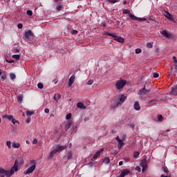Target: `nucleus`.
I'll list each match as a JSON object with an SVG mask.
<instances>
[{
    "mask_svg": "<svg viewBox=\"0 0 177 177\" xmlns=\"http://www.w3.org/2000/svg\"><path fill=\"white\" fill-rule=\"evenodd\" d=\"M75 81V75H73L70 78L68 83V86L70 87L73 84H74V82Z\"/></svg>",
    "mask_w": 177,
    "mask_h": 177,
    "instance_id": "f8f14e48",
    "label": "nucleus"
},
{
    "mask_svg": "<svg viewBox=\"0 0 177 177\" xmlns=\"http://www.w3.org/2000/svg\"><path fill=\"white\" fill-rule=\"evenodd\" d=\"M174 66H175V67H177V62H174Z\"/></svg>",
    "mask_w": 177,
    "mask_h": 177,
    "instance_id": "774afa93",
    "label": "nucleus"
},
{
    "mask_svg": "<svg viewBox=\"0 0 177 177\" xmlns=\"http://www.w3.org/2000/svg\"><path fill=\"white\" fill-rule=\"evenodd\" d=\"M77 109H81V110H85V109H86V106H85L82 102H78L77 104Z\"/></svg>",
    "mask_w": 177,
    "mask_h": 177,
    "instance_id": "2eb2a0df",
    "label": "nucleus"
},
{
    "mask_svg": "<svg viewBox=\"0 0 177 177\" xmlns=\"http://www.w3.org/2000/svg\"><path fill=\"white\" fill-rule=\"evenodd\" d=\"M68 160H71L73 158V153L68 152L67 154Z\"/></svg>",
    "mask_w": 177,
    "mask_h": 177,
    "instance_id": "2f4dec72",
    "label": "nucleus"
},
{
    "mask_svg": "<svg viewBox=\"0 0 177 177\" xmlns=\"http://www.w3.org/2000/svg\"><path fill=\"white\" fill-rule=\"evenodd\" d=\"M165 17L169 20V21H172L175 23V19H174V15L170 14L169 12L167 11Z\"/></svg>",
    "mask_w": 177,
    "mask_h": 177,
    "instance_id": "9d476101",
    "label": "nucleus"
},
{
    "mask_svg": "<svg viewBox=\"0 0 177 177\" xmlns=\"http://www.w3.org/2000/svg\"><path fill=\"white\" fill-rule=\"evenodd\" d=\"M118 143V149L119 150H121L122 147H124V145L125 144L124 143V141L122 140L121 141H119Z\"/></svg>",
    "mask_w": 177,
    "mask_h": 177,
    "instance_id": "f3484780",
    "label": "nucleus"
},
{
    "mask_svg": "<svg viewBox=\"0 0 177 177\" xmlns=\"http://www.w3.org/2000/svg\"><path fill=\"white\" fill-rule=\"evenodd\" d=\"M78 33V31L77 30H72V32H71V34H73V35H75V34H77Z\"/></svg>",
    "mask_w": 177,
    "mask_h": 177,
    "instance_id": "603ef678",
    "label": "nucleus"
},
{
    "mask_svg": "<svg viewBox=\"0 0 177 177\" xmlns=\"http://www.w3.org/2000/svg\"><path fill=\"white\" fill-rule=\"evenodd\" d=\"M7 63H15L13 59H6Z\"/></svg>",
    "mask_w": 177,
    "mask_h": 177,
    "instance_id": "8fccbe9b",
    "label": "nucleus"
},
{
    "mask_svg": "<svg viewBox=\"0 0 177 177\" xmlns=\"http://www.w3.org/2000/svg\"><path fill=\"white\" fill-rule=\"evenodd\" d=\"M171 93L177 96V84L171 88Z\"/></svg>",
    "mask_w": 177,
    "mask_h": 177,
    "instance_id": "aec40b11",
    "label": "nucleus"
},
{
    "mask_svg": "<svg viewBox=\"0 0 177 177\" xmlns=\"http://www.w3.org/2000/svg\"><path fill=\"white\" fill-rule=\"evenodd\" d=\"M149 92H150V89H146V86H145L143 88L138 91V95H140V96H145V95L149 93Z\"/></svg>",
    "mask_w": 177,
    "mask_h": 177,
    "instance_id": "6e6552de",
    "label": "nucleus"
},
{
    "mask_svg": "<svg viewBox=\"0 0 177 177\" xmlns=\"http://www.w3.org/2000/svg\"><path fill=\"white\" fill-rule=\"evenodd\" d=\"M129 17L131 20H136V21H146V18H140L132 14H129Z\"/></svg>",
    "mask_w": 177,
    "mask_h": 177,
    "instance_id": "0eeeda50",
    "label": "nucleus"
},
{
    "mask_svg": "<svg viewBox=\"0 0 177 177\" xmlns=\"http://www.w3.org/2000/svg\"><path fill=\"white\" fill-rule=\"evenodd\" d=\"M14 52L15 53H19V52H20V50H19V48H15Z\"/></svg>",
    "mask_w": 177,
    "mask_h": 177,
    "instance_id": "6e6d98bb",
    "label": "nucleus"
},
{
    "mask_svg": "<svg viewBox=\"0 0 177 177\" xmlns=\"http://www.w3.org/2000/svg\"><path fill=\"white\" fill-rule=\"evenodd\" d=\"M56 153H57L56 149H54L52 151H50L49 154V158H53V156L56 154Z\"/></svg>",
    "mask_w": 177,
    "mask_h": 177,
    "instance_id": "6ab92c4d",
    "label": "nucleus"
},
{
    "mask_svg": "<svg viewBox=\"0 0 177 177\" xmlns=\"http://www.w3.org/2000/svg\"><path fill=\"white\" fill-rule=\"evenodd\" d=\"M104 164H109L110 162V158L109 157H106L104 159Z\"/></svg>",
    "mask_w": 177,
    "mask_h": 177,
    "instance_id": "a878e982",
    "label": "nucleus"
},
{
    "mask_svg": "<svg viewBox=\"0 0 177 177\" xmlns=\"http://www.w3.org/2000/svg\"><path fill=\"white\" fill-rule=\"evenodd\" d=\"M124 160H126L127 162H129L131 158H129V157H126L124 158Z\"/></svg>",
    "mask_w": 177,
    "mask_h": 177,
    "instance_id": "5fc2aeb1",
    "label": "nucleus"
},
{
    "mask_svg": "<svg viewBox=\"0 0 177 177\" xmlns=\"http://www.w3.org/2000/svg\"><path fill=\"white\" fill-rule=\"evenodd\" d=\"M19 160H16L14 164V166L10 169V170H5L2 168H0V177H10L15 172L19 171Z\"/></svg>",
    "mask_w": 177,
    "mask_h": 177,
    "instance_id": "f257e3e1",
    "label": "nucleus"
},
{
    "mask_svg": "<svg viewBox=\"0 0 177 177\" xmlns=\"http://www.w3.org/2000/svg\"><path fill=\"white\" fill-rule=\"evenodd\" d=\"M56 10H57L58 12H60V10H62V5L60 4L57 5Z\"/></svg>",
    "mask_w": 177,
    "mask_h": 177,
    "instance_id": "473e14b6",
    "label": "nucleus"
},
{
    "mask_svg": "<svg viewBox=\"0 0 177 177\" xmlns=\"http://www.w3.org/2000/svg\"><path fill=\"white\" fill-rule=\"evenodd\" d=\"M37 88H39V89H43L44 88V84L39 82L37 84Z\"/></svg>",
    "mask_w": 177,
    "mask_h": 177,
    "instance_id": "c756f323",
    "label": "nucleus"
},
{
    "mask_svg": "<svg viewBox=\"0 0 177 177\" xmlns=\"http://www.w3.org/2000/svg\"><path fill=\"white\" fill-rule=\"evenodd\" d=\"M84 121L86 122V121H89V118H84Z\"/></svg>",
    "mask_w": 177,
    "mask_h": 177,
    "instance_id": "0e129e2a",
    "label": "nucleus"
},
{
    "mask_svg": "<svg viewBox=\"0 0 177 177\" xmlns=\"http://www.w3.org/2000/svg\"><path fill=\"white\" fill-rule=\"evenodd\" d=\"M118 99L119 100H117L116 106H121V104H122L124 102L127 100V96H125L124 94H120Z\"/></svg>",
    "mask_w": 177,
    "mask_h": 177,
    "instance_id": "423d86ee",
    "label": "nucleus"
},
{
    "mask_svg": "<svg viewBox=\"0 0 177 177\" xmlns=\"http://www.w3.org/2000/svg\"><path fill=\"white\" fill-rule=\"evenodd\" d=\"M31 167H28L24 172L25 175H28L29 174H32L35 171L37 162L35 160H30Z\"/></svg>",
    "mask_w": 177,
    "mask_h": 177,
    "instance_id": "f03ea898",
    "label": "nucleus"
},
{
    "mask_svg": "<svg viewBox=\"0 0 177 177\" xmlns=\"http://www.w3.org/2000/svg\"><path fill=\"white\" fill-rule=\"evenodd\" d=\"M17 28H19V29L23 28V24H19L17 25Z\"/></svg>",
    "mask_w": 177,
    "mask_h": 177,
    "instance_id": "3c124183",
    "label": "nucleus"
},
{
    "mask_svg": "<svg viewBox=\"0 0 177 177\" xmlns=\"http://www.w3.org/2000/svg\"><path fill=\"white\" fill-rule=\"evenodd\" d=\"M122 164H124V162L122 161L119 162V165L120 166L122 165Z\"/></svg>",
    "mask_w": 177,
    "mask_h": 177,
    "instance_id": "69168bd1",
    "label": "nucleus"
},
{
    "mask_svg": "<svg viewBox=\"0 0 177 177\" xmlns=\"http://www.w3.org/2000/svg\"><path fill=\"white\" fill-rule=\"evenodd\" d=\"M93 84V80H90L86 82V85H92Z\"/></svg>",
    "mask_w": 177,
    "mask_h": 177,
    "instance_id": "79ce46f5",
    "label": "nucleus"
},
{
    "mask_svg": "<svg viewBox=\"0 0 177 177\" xmlns=\"http://www.w3.org/2000/svg\"><path fill=\"white\" fill-rule=\"evenodd\" d=\"M173 60H174V63H176V62H177L176 57L174 56L173 57Z\"/></svg>",
    "mask_w": 177,
    "mask_h": 177,
    "instance_id": "052dcab7",
    "label": "nucleus"
},
{
    "mask_svg": "<svg viewBox=\"0 0 177 177\" xmlns=\"http://www.w3.org/2000/svg\"><path fill=\"white\" fill-rule=\"evenodd\" d=\"M53 82H54V84H57V80H55L53 81Z\"/></svg>",
    "mask_w": 177,
    "mask_h": 177,
    "instance_id": "338daca9",
    "label": "nucleus"
},
{
    "mask_svg": "<svg viewBox=\"0 0 177 177\" xmlns=\"http://www.w3.org/2000/svg\"><path fill=\"white\" fill-rule=\"evenodd\" d=\"M162 35H163V37H165V38H167V39H169V38H171V37H172V35L171 33H168V32H167V30H162L160 32Z\"/></svg>",
    "mask_w": 177,
    "mask_h": 177,
    "instance_id": "9b49d317",
    "label": "nucleus"
},
{
    "mask_svg": "<svg viewBox=\"0 0 177 177\" xmlns=\"http://www.w3.org/2000/svg\"><path fill=\"white\" fill-rule=\"evenodd\" d=\"M123 14L129 15H129H131V11L128 9H124V10H123Z\"/></svg>",
    "mask_w": 177,
    "mask_h": 177,
    "instance_id": "5701e85b",
    "label": "nucleus"
},
{
    "mask_svg": "<svg viewBox=\"0 0 177 177\" xmlns=\"http://www.w3.org/2000/svg\"><path fill=\"white\" fill-rule=\"evenodd\" d=\"M153 77H154V78H158V77H160V75L157 73H153Z\"/></svg>",
    "mask_w": 177,
    "mask_h": 177,
    "instance_id": "49530a36",
    "label": "nucleus"
},
{
    "mask_svg": "<svg viewBox=\"0 0 177 177\" xmlns=\"http://www.w3.org/2000/svg\"><path fill=\"white\" fill-rule=\"evenodd\" d=\"M147 48H149V49H151L153 48V42H149L147 44Z\"/></svg>",
    "mask_w": 177,
    "mask_h": 177,
    "instance_id": "cd10ccee",
    "label": "nucleus"
},
{
    "mask_svg": "<svg viewBox=\"0 0 177 177\" xmlns=\"http://www.w3.org/2000/svg\"><path fill=\"white\" fill-rule=\"evenodd\" d=\"M129 127H130V128H132V129H135V124L131 123V124H129Z\"/></svg>",
    "mask_w": 177,
    "mask_h": 177,
    "instance_id": "de8ad7c7",
    "label": "nucleus"
},
{
    "mask_svg": "<svg viewBox=\"0 0 177 177\" xmlns=\"http://www.w3.org/2000/svg\"><path fill=\"white\" fill-rule=\"evenodd\" d=\"M136 55H139V53H142V49L140 48L136 49Z\"/></svg>",
    "mask_w": 177,
    "mask_h": 177,
    "instance_id": "58836bf2",
    "label": "nucleus"
},
{
    "mask_svg": "<svg viewBox=\"0 0 177 177\" xmlns=\"http://www.w3.org/2000/svg\"><path fill=\"white\" fill-rule=\"evenodd\" d=\"M140 154V153L139 151H135L133 153V157L134 158H136L137 157H139Z\"/></svg>",
    "mask_w": 177,
    "mask_h": 177,
    "instance_id": "b1692460",
    "label": "nucleus"
},
{
    "mask_svg": "<svg viewBox=\"0 0 177 177\" xmlns=\"http://www.w3.org/2000/svg\"><path fill=\"white\" fill-rule=\"evenodd\" d=\"M34 114V111H26V115L30 116V115H32Z\"/></svg>",
    "mask_w": 177,
    "mask_h": 177,
    "instance_id": "7c9ffc66",
    "label": "nucleus"
},
{
    "mask_svg": "<svg viewBox=\"0 0 177 177\" xmlns=\"http://www.w3.org/2000/svg\"><path fill=\"white\" fill-rule=\"evenodd\" d=\"M71 117H72V115L71 113H68L66 115V120H71Z\"/></svg>",
    "mask_w": 177,
    "mask_h": 177,
    "instance_id": "4c0bfd02",
    "label": "nucleus"
},
{
    "mask_svg": "<svg viewBox=\"0 0 177 177\" xmlns=\"http://www.w3.org/2000/svg\"><path fill=\"white\" fill-rule=\"evenodd\" d=\"M10 80H15V78H16V75H15V73H10Z\"/></svg>",
    "mask_w": 177,
    "mask_h": 177,
    "instance_id": "c9c22d12",
    "label": "nucleus"
},
{
    "mask_svg": "<svg viewBox=\"0 0 177 177\" xmlns=\"http://www.w3.org/2000/svg\"><path fill=\"white\" fill-rule=\"evenodd\" d=\"M26 13L28 16H32V11L30 10H27Z\"/></svg>",
    "mask_w": 177,
    "mask_h": 177,
    "instance_id": "37998d69",
    "label": "nucleus"
},
{
    "mask_svg": "<svg viewBox=\"0 0 177 177\" xmlns=\"http://www.w3.org/2000/svg\"><path fill=\"white\" fill-rule=\"evenodd\" d=\"M12 147H13V149H19V147H20V143L13 142H12Z\"/></svg>",
    "mask_w": 177,
    "mask_h": 177,
    "instance_id": "a211bd4d",
    "label": "nucleus"
},
{
    "mask_svg": "<svg viewBox=\"0 0 177 177\" xmlns=\"http://www.w3.org/2000/svg\"><path fill=\"white\" fill-rule=\"evenodd\" d=\"M38 142V140L36 139V138H35L34 140H33V141H32V143H33V145H36V143Z\"/></svg>",
    "mask_w": 177,
    "mask_h": 177,
    "instance_id": "13d9d810",
    "label": "nucleus"
},
{
    "mask_svg": "<svg viewBox=\"0 0 177 177\" xmlns=\"http://www.w3.org/2000/svg\"><path fill=\"white\" fill-rule=\"evenodd\" d=\"M110 3H117V2H120V0H107Z\"/></svg>",
    "mask_w": 177,
    "mask_h": 177,
    "instance_id": "72a5a7b5",
    "label": "nucleus"
},
{
    "mask_svg": "<svg viewBox=\"0 0 177 177\" xmlns=\"http://www.w3.org/2000/svg\"><path fill=\"white\" fill-rule=\"evenodd\" d=\"M1 80H2V81H5V80H6V75H1Z\"/></svg>",
    "mask_w": 177,
    "mask_h": 177,
    "instance_id": "09e8293b",
    "label": "nucleus"
},
{
    "mask_svg": "<svg viewBox=\"0 0 177 177\" xmlns=\"http://www.w3.org/2000/svg\"><path fill=\"white\" fill-rule=\"evenodd\" d=\"M26 124H30V122H31V118H28L26 120Z\"/></svg>",
    "mask_w": 177,
    "mask_h": 177,
    "instance_id": "a18cd8bd",
    "label": "nucleus"
},
{
    "mask_svg": "<svg viewBox=\"0 0 177 177\" xmlns=\"http://www.w3.org/2000/svg\"><path fill=\"white\" fill-rule=\"evenodd\" d=\"M24 36L26 41H32L34 38V33H32V31L31 30H26Z\"/></svg>",
    "mask_w": 177,
    "mask_h": 177,
    "instance_id": "7ed1b4c3",
    "label": "nucleus"
},
{
    "mask_svg": "<svg viewBox=\"0 0 177 177\" xmlns=\"http://www.w3.org/2000/svg\"><path fill=\"white\" fill-rule=\"evenodd\" d=\"M115 140L118 141V142H121L122 140L120 139V136H117L115 138Z\"/></svg>",
    "mask_w": 177,
    "mask_h": 177,
    "instance_id": "864d4df0",
    "label": "nucleus"
},
{
    "mask_svg": "<svg viewBox=\"0 0 177 177\" xmlns=\"http://www.w3.org/2000/svg\"><path fill=\"white\" fill-rule=\"evenodd\" d=\"M125 85H127V80H124L122 79L118 80L115 84V86H116L117 89H118V90L122 89V88H124V86H125Z\"/></svg>",
    "mask_w": 177,
    "mask_h": 177,
    "instance_id": "20e7f679",
    "label": "nucleus"
},
{
    "mask_svg": "<svg viewBox=\"0 0 177 177\" xmlns=\"http://www.w3.org/2000/svg\"><path fill=\"white\" fill-rule=\"evenodd\" d=\"M140 165L142 168V172H145V171H147V160L146 159H143L141 161Z\"/></svg>",
    "mask_w": 177,
    "mask_h": 177,
    "instance_id": "1a4fd4ad",
    "label": "nucleus"
},
{
    "mask_svg": "<svg viewBox=\"0 0 177 177\" xmlns=\"http://www.w3.org/2000/svg\"><path fill=\"white\" fill-rule=\"evenodd\" d=\"M160 177H171V176H164L163 174H162Z\"/></svg>",
    "mask_w": 177,
    "mask_h": 177,
    "instance_id": "e2e57ef3",
    "label": "nucleus"
},
{
    "mask_svg": "<svg viewBox=\"0 0 177 177\" xmlns=\"http://www.w3.org/2000/svg\"><path fill=\"white\" fill-rule=\"evenodd\" d=\"M66 149H67V146L59 145L55 150L57 151V153L59 151H63V150H66Z\"/></svg>",
    "mask_w": 177,
    "mask_h": 177,
    "instance_id": "ddd939ff",
    "label": "nucleus"
},
{
    "mask_svg": "<svg viewBox=\"0 0 177 177\" xmlns=\"http://www.w3.org/2000/svg\"><path fill=\"white\" fill-rule=\"evenodd\" d=\"M157 103V100H149L147 102L148 104H152L153 106V104H156Z\"/></svg>",
    "mask_w": 177,
    "mask_h": 177,
    "instance_id": "412c9836",
    "label": "nucleus"
},
{
    "mask_svg": "<svg viewBox=\"0 0 177 177\" xmlns=\"http://www.w3.org/2000/svg\"><path fill=\"white\" fill-rule=\"evenodd\" d=\"M12 59H15V60H19V59H20V55H13Z\"/></svg>",
    "mask_w": 177,
    "mask_h": 177,
    "instance_id": "c85d7f7f",
    "label": "nucleus"
},
{
    "mask_svg": "<svg viewBox=\"0 0 177 177\" xmlns=\"http://www.w3.org/2000/svg\"><path fill=\"white\" fill-rule=\"evenodd\" d=\"M12 122L14 125H16V124H19V121H17L16 119L13 118L12 120Z\"/></svg>",
    "mask_w": 177,
    "mask_h": 177,
    "instance_id": "ea45409f",
    "label": "nucleus"
},
{
    "mask_svg": "<svg viewBox=\"0 0 177 177\" xmlns=\"http://www.w3.org/2000/svg\"><path fill=\"white\" fill-rule=\"evenodd\" d=\"M70 128H71V123H68L66 124V129L67 131V129H70Z\"/></svg>",
    "mask_w": 177,
    "mask_h": 177,
    "instance_id": "a19ab883",
    "label": "nucleus"
},
{
    "mask_svg": "<svg viewBox=\"0 0 177 177\" xmlns=\"http://www.w3.org/2000/svg\"><path fill=\"white\" fill-rule=\"evenodd\" d=\"M133 107L134 110H136L137 111H139L140 110V105H139L138 102H135Z\"/></svg>",
    "mask_w": 177,
    "mask_h": 177,
    "instance_id": "dca6fc26",
    "label": "nucleus"
},
{
    "mask_svg": "<svg viewBox=\"0 0 177 177\" xmlns=\"http://www.w3.org/2000/svg\"><path fill=\"white\" fill-rule=\"evenodd\" d=\"M136 171H138V172H140V167L138 166L136 168Z\"/></svg>",
    "mask_w": 177,
    "mask_h": 177,
    "instance_id": "680f3d73",
    "label": "nucleus"
},
{
    "mask_svg": "<svg viewBox=\"0 0 177 177\" xmlns=\"http://www.w3.org/2000/svg\"><path fill=\"white\" fill-rule=\"evenodd\" d=\"M44 113H46V114H48V113H49V109L46 108V109H44Z\"/></svg>",
    "mask_w": 177,
    "mask_h": 177,
    "instance_id": "4d7b16f0",
    "label": "nucleus"
},
{
    "mask_svg": "<svg viewBox=\"0 0 177 177\" xmlns=\"http://www.w3.org/2000/svg\"><path fill=\"white\" fill-rule=\"evenodd\" d=\"M157 118H158V121H159L160 122H161L163 120L162 115H158Z\"/></svg>",
    "mask_w": 177,
    "mask_h": 177,
    "instance_id": "f704fd0d",
    "label": "nucleus"
},
{
    "mask_svg": "<svg viewBox=\"0 0 177 177\" xmlns=\"http://www.w3.org/2000/svg\"><path fill=\"white\" fill-rule=\"evenodd\" d=\"M8 120H9V121H12L13 120V115H10L7 116Z\"/></svg>",
    "mask_w": 177,
    "mask_h": 177,
    "instance_id": "c03bdc74",
    "label": "nucleus"
},
{
    "mask_svg": "<svg viewBox=\"0 0 177 177\" xmlns=\"http://www.w3.org/2000/svg\"><path fill=\"white\" fill-rule=\"evenodd\" d=\"M77 126H73V127H72V129H71V132L72 133H77Z\"/></svg>",
    "mask_w": 177,
    "mask_h": 177,
    "instance_id": "393cba45",
    "label": "nucleus"
},
{
    "mask_svg": "<svg viewBox=\"0 0 177 177\" xmlns=\"http://www.w3.org/2000/svg\"><path fill=\"white\" fill-rule=\"evenodd\" d=\"M102 151H104V149L102 148L100 151H97L95 153V154L93 156V158L95 160H96V158H97V157H100V153H102Z\"/></svg>",
    "mask_w": 177,
    "mask_h": 177,
    "instance_id": "4468645a",
    "label": "nucleus"
},
{
    "mask_svg": "<svg viewBox=\"0 0 177 177\" xmlns=\"http://www.w3.org/2000/svg\"><path fill=\"white\" fill-rule=\"evenodd\" d=\"M105 35H109V37L115 38V41H117V42H120V44H122L124 41V38L122 37H117V35H115V33L106 32Z\"/></svg>",
    "mask_w": 177,
    "mask_h": 177,
    "instance_id": "39448f33",
    "label": "nucleus"
},
{
    "mask_svg": "<svg viewBox=\"0 0 177 177\" xmlns=\"http://www.w3.org/2000/svg\"><path fill=\"white\" fill-rule=\"evenodd\" d=\"M62 97V95L60 94H55L54 99L57 102Z\"/></svg>",
    "mask_w": 177,
    "mask_h": 177,
    "instance_id": "4be33fe9",
    "label": "nucleus"
},
{
    "mask_svg": "<svg viewBox=\"0 0 177 177\" xmlns=\"http://www.w3.org/2000/svg\"><path fill=\"white\" fill-rule=\"evenodd\" d=\"M17 101L19 102V103H21V102H23V95H18Z\"/></svg>",
    "mask_w": 177,
    "mask_h": 177,
    "instance_id": "bb28decb",
    "label": "nucleus"
},
{
    "mask_svg": "<svg viewBox=\"0 0 177 177\" xmlns=\"http://www.w3.org/2000/svg\"><path fill=\"white\" fill-rule=\"evenodd\" d=\"M164 172H165L166 174H168V168L165 167L164 168Z\"/></svg>",
    "mask_w": 177,
    "mask_h": 177,
    "instance_id": "bf43d9fd",
    "label": "nucleus"
},
{
    "mask_svg": "<svg viewBox=\"0 0 177 177\" xmlns=\"http://www.w3.org/2000/svg\"><path fill=\"white\" fill-rule=\"evenodd\" d=\"M6 145H7L8 149H11V147H12V142L10 141H7Z\"/></svg>",
    "mask_w": 177,
    "mask_h": 177,
    "instance_id": "e433bc0d",
    "label": "nucleus"
}]
</instances>
